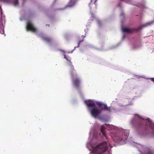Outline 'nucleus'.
I'll use <instances>...</instances> for the list:
<instances>
[{
	"mask_svg": "<svg viewBox=\"0 0 154 154\" xmlns=\"http://www.w3.org/2000/svg\"><path fill=\"white\" fill-rule=\"evenodd\" d=\"M26 29L28 30H30L35 32L36 31V29L33 26V24L30 22H28L26 26Z\"/></svg>",
	"mask_w": 154,
	"mask_h": 154,
	"instance_id": "8",
	"label": "nucleus"
},
{
	"mask_svg": "<svg viewBox=\"0 0 154 154\" xmlns=\"http://www.w3.org/2000/svg\"><path fill=\"white\" fill-rule=\"evenodd\" d=\"M13 5L14 6H17L18 5V0H15L13 2Z\"/></svg>",
	"mask_w": 154,
	"mask_h": 154,
	"instance_id": "14",
	"label": "nucleus"
},
{
	"mask_svg": "<svg viewBox=\"0 0 154 154\" xmlns=\"http://www.w3.org/2000/svg\"><path fill=\"white\" fill-rule=\"evenodd\" d=\"M72 68H74V67H73V66H72Z\"/></svg>",
	"mask_w": 154,
	"mask_h": 154,
	"instance_id": "23",
	"label": "nucleus"
},
{
	"mask_svg": "<svg viewBox=\"0 0 154 154\" xmlns=\"http://www.w3.org/2000/svg\"><path fill=\"white\" fill-rule=\"evenodd\" d=\"M82 40H79V42L78 43V46H77L75 47H74V48L75 49V48H78V47H79V46L80 43L81 42H83V41L84 40V38L85 37L84 36H82Z\"/></svg>",
	"mask_w": 154,
	"mask_h": 154,
	"instance_id": "11",
	"label": "nucleus"
},
{
	"mask_svg": "<svg viewBox=\"0 0 154 154\" xmlns=\"http://www.w3.org/2000/svg\"><path fill=\"white\" fill-rule=\"evenodd\" d=\"M97 23L99 26H100L101 25V23L100 20H98L97 21Z\"/></svg>",
	"mask_w": 154,
	"mask_h": 154,
	"instance_id": "17",
	"label": "nucleus"
},
{
	"mask_svg": "<svg viewBox=\"0 0 154 154\" xmlns=\"http://www.w3.org/2000/svg\"><path fill=\"white\" fill-rule=\"evenodd\" d=\"M42 38L44 40L48 42H50L51 40V38L47 36L43 37Z\"/></svg>",
	"mask_w": 154,
	"mask_h": 154,
	"instance_id": "10",
	"label": "nucleus"
},
{
	"mask_svg": "<svg viewBox=\"0 0 154 154\" xmlns=\"http://www.w3.org/2000/svg\"><path fill=\"white\" fill-rule=\"evenodd\" d=\"M150 23H148L143 25L140 26L139 27L136 28H122V31L124 32L128 33H131L134 32H137L139 30L141 29L143 27H146L147 25H149Z\"/></svg>",
	"mask_w": 154,
	"mask_h": 154,
	"instance_id": "4",
	"label": "nucleus"
},
{
	"mask_svg": "<svg viewBox=\"0 0 154 154\" xmlns=\"http://www.w3.org/2000/svg\"><path fill=\"white\" fill-rule=\"evenodd\" d=\"M2 12L0 11V22H1L2 21Z\"/></svg>",
	"mask_w": 154,
	"mask_h": 154,
	"instance_id": "15",
	"label": "nucleus"
},
{
	"mask_svg": "<svg viewBox=\"0 0 154 154\" xmlns=\"http://www.w3.org/2000/svg\"><path fill=\"white\" fill-rule=\"evenodd\" d=\"M72 84L76 88H78L80 85L81 80L80 78L78 77H73L72 80Z\"/></svg>",
	"mask_w": 154,
	"mask_h": 154,
	"instance_id": "6",
	"label": "nucleus"
},
{
	"mask_svg": "<svg viewBox=\"0 0 154 154\" xmlns=\"http://www.w3.org/2000/svg\"><path fill=\"white\" fill-rule=\"evenodd\" d=\"M128 134L127 133V134H116V136L114 137V140L116 142H119L122 140L125 141L127 139Z\"/></svg>",
	"mask_w": 154,
	"mask_h": 154,
	"instance_id": "5",
	"label": "nucleus"
},
{
	"mask_svg": "<svg viewBox=\"0 0 154 154\" xmlns=\"http://www.w3.org/2000/svg\"><path fill=\"white\" fill-rule=\"evenodd\" d=\"M109 146L112 147L109 142H103L96 146L93 149V152L97 154H102L107 150Z\"/></svg>",
	"mask_w": 154,
	"mask_h": 154,
	"instance_id": "1",
	"label": "nucleus"
},
{
	"mask_svg": "<svg viewBox=\"0 0 154 154\" xmlns=\"http://www.w3.org/2000/svg\"><path fill=\"white\" fill-rule=\"evenodd\" d=\"M151 80L152 82H154V78H151Z\"/></svg>",
	"mask_w": 154,
	"mask_h": 154,
	"instance_id": "19",
	"label": "nucleus"
},
{
	"mask_svg": "<svg viewBox=\"0 0 154 154\" xmlns=\"http://www.w3.org/2000/svg\"><path fill=\"white\" fill-rule=\"evenodd\" d=\"M106 126V125H103L101 127L100 130L101 132L102 133L103 135L105 137H106V138H107L105 132V127Z\"/></svg>",
	"mask_w": 154,
	"mask_h": 154,
	"instance_id": "9",
	"label": "nucleus"
},
{
	"mask_svg": "<svg viewBox=\"0 0 154 154\" xmlns=\"http://www.w3.org/2000/svg\"><path fill=\"white\" fill-rule=\"evenodd\" d=\"M74 3L72 1V0H70L68 4V6L69 7H72L74 5Z\"/></svg>",
	"mask_w": 154,
	"mask_h": 154,
	"instance_id": "12",
	"label": "nucleus"
},
{
	"mask_svg": "<svg viewBox=\"0 0 154 154\" xmlns=\"http://www.w3.org/2000/svg\"><path fill=\"white\" fill-rule=\"evenodd\" d=\"M97 105L100 108H101V111L103 110H106L108 112H110L111 109L110 107H108L107 105L100 103H97Z\"/></svg>",
	"mask_w": 154,
	"mask_h": 154,
	"instance_id": "7",
	"label": "nucleus"
},
{
	"mask_svg": "<svg viewBox=\"0 0 154 154\" xmlns=\"http://www.w3.org/2000/svg\"><path fill=\"white\" fill-rule=\"evenodd\" d=\"M75 70V69H73V70L71 72V75L72 77L73 76V72Z\"/></svg>",
	"mask_w": 154,
	"mask_h": 154,
	"instance_id": "16",
	"label": "nucleus"
},
{
	"mask_svg": "<svg viewBox=\"0 0 154 154\" xmlns=\"http://www.w3.org/2000/svg\"><path fill=\"white\" fill-rule=\"evenodd\" d=\"M93 0H91V2H92ZM97 0H95L94 2V4H95V3L97 1Z\"/></svg>",
	"mask_w": 154,
	"mask_h": 154,
	"instance_id": "20",
	"label": "nucleus"
},
{
	"mask_svg": "<svg viewBox=\"0 0 154 154\" xmlns=\"http://www.w3.org/2000/svg\"><path fill=\"white\" fill-rule=\"evenodd\" d=\"M120 1L124 2L127 4H130L131 1L130 0H120Z\"/></svg>",
	"mask_w": 154,
	"mask_h": 154,
	"instance_id": "13",
	"label": "nucleus"
},
{
	"mask_svg": "<svg viewBox=\"0 0 154 154\" xmlns=\"http://www.w3.org/2000/svg\"><path fill=\"white\" fill-rule=\"evenodd\" d=\"M46 26H49L50 25H49V24H46Z\"/></svg>",
	"mask_w": 154,
	"mask_h": 154,
	"instance_id": "22",
	"label": "nucleus"
},
{
	"mask_svg": "<svg viewBox=\"0 0 154 154\" xmlns=\"http://www.w3.org/2000/svg\"><path fill=\"white\" fill-rule=\"evenodd\" d=\"M146 154H152L150 152H148L146 153Z\"/></svg>",
	"mask_w": 154,
	"mask_h": 154,
	"instance_id": "21",
	"label": "nucleus"
},
{
	"mask_svg": "<svg viewBox=\"0 0 154 154\" xmlns=\"http://www.w3.org/2000/svg\"><path fill=\"white\" fill-rule=\"evenodd\" d=\"M64 58H66L68 61H70V60H69L68 58H67L66 57V56H65V55L64 56Z\"/></svg>",
	"mask_w": 154,
	"mask_h": 154,
	"instance_id": "18",
	"label": "nucleus"
},
{
	"mask_svg": "<svg viewBox=\"0 0 154 154\" xmlns=\"http://www.w3.org/2000/svg\"><path fill=\"white\" fill-rule=\"evenodd\" d=\"M138 128L144 129L145 130H147L148 128L154 129V125L152 121L149 120V119L148 120L146 124L144 123L143 122H139L138 123L137 126Z\"/></svg>",
	"mask_w": 154,
	"mask_h": 154,
	"instance_id": "3",
	"label": "nucleus"
},
{
	"mask_svg": "<svg viewBox=\"0 0 154 154\" xmlns=\"http://www.w3.org/2000/svg\"><path fill=\"white\" fill-rule=\"evenodd\" d=\"M85 102L89 108L92 107V109L90 110V112L93 117L96 118L101 113V110L99 109L96 107L95 103L93 102L91 103L89 100H85Z\"/></svg>",
	"mask_w": 154,
	"mask_h": 154,
	"instance_id": "2",
	"label": "nucleus"
}]
</instances>
